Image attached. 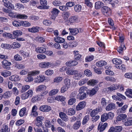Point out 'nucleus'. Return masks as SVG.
I'll list each match as a JSON object with an SVG mask.
<instances>
[{"label":"nucleus","mask_w":132,"mask_h":132,"mask_svg":"<svg viewBox=\"0 0 132 132\" xmlns=\"http://www.w3.org/2000/svg\"><path fill=\"white\" fill-rule=\"evenodd\" d=\"M33 94V91L32 89H29L28 91L22 94L21 98L22 100H25L29 97H31Z\"/></svg>","instance_id":"obj_1"},{"label":"nucleus","mask_w":132,"mask_h":132,"mask_svg":"<svg viewBox=\"0 0 132 132\" xmlns=\"http://www.w3.org/2000/svg\"><path fill=\"white\" fill-rule=\"evenodd\" d=\"M113 63L115 64V67L118 69H122L121 64L122 61L121 60L117 58H114L112 60Z\"/></svg>","instance_id":"obj_2"},{"label":"nucleus","mask_w":132,"mask_h":132,"mask_svg":"<svg viewBox=\"0 0 132 132\" xmlns=\"http://www.w3.org/2000/svg\"><path fill=\"white\" fill-rule=\"evenodd\" d=\"M10 1V0H3L4 5L5 6L10 9H14V5L11 3Z\"/></svg>","instance_id":"obj_3"},{"label":"nucleus","mask_w":132,"mask_h":132,"mask_svg":"<svg viewBox=\"0 0 132 132\" xmlns=\"http://www.w3.org/2000/svg\"><path fill=\"white\" fill-rule=\"evenodd\" d=\"M59 12V11L58 9L55 8L53 9L52 10L51 12L52 14L50 17L51 19L54 20Z\"/></svg>","instance_id":"obj_4"},{"label":"nucleus","mask_w":132,"mask_h":132,"mask_svg":"<svg viewBox=\"0 0 132 132\" xmlns=\"http://www.w3.org/2000/svg\"><path fill=\"white\" fill-rule=\"evenodd\" d=\"M107 125L108 124L106 123L103 124L102 122H100L98 127V130L100 132H102L105 129Z\"/></svg>","instance_id":"obj_5"},{"label":"nucleus","mask_w":132,"mask_h":132,"mask_svg":"<svg viewBox=\"0 0 132 132\" xmlns=\"http://www.w3.org/2000/svg\"><path fill=\"white\" fill-rule=\"evenodd\" d=\"M51 109V107L48 105H44L41 106L39 108L40 111L44 112H48Z\"/></svg>","instance_id":"obj_6"},{"label":"nucleus","mask_w":132,"mask_h":132,"mask_svg":"<svg viewBox=\"0 0 132 132\" xmlns=\"http://www.w3.org/2000/svg\"><path fill=\"white\" fill-rule=\"evenodd\" d=\"M86 105V103L85 101H82L80 102L76 106V109L79 111L83 109Z\"/></svg>","instance_id":"obj_7"},{"label":"nucleus","mask_w":132,"mask_h":132,"mask_svg":"<svg viewBox=\"0 0 132 132\" xmlns=\"http://www.w3.org/2000/svg\"><path fill=\"white\" fill-rule=\"evenodd\" d=\"M116 107V104L113 103H111L108 104L105 109L107 111H110L114 109Z\"/></svg>","instance_id":"obj_8"},{"label":"nucleus","mask_w":132,"mask_h":132,"mask_svg":"<svg viewBox=\"0 0 132 132\" xmlns=\"http://www.w3.org/2000/svg\"><path fill=\"white\" fill-rule=\"evenodd\" d=\"M45 77L44 75H42L39 77L37 76L35 78V82L36 83H40L43 82L45 80Z\"/></svg>","instance_id":"obj_9"},{"label":"nucleus","mask_w":132,"mask_h":132,"mask_svg":"<svg viewBox=\"0 0 132 132\" xmlns=\"http://www.w3.org/2000/svg\"><path fill=\"white\" fill-rule=\"evenodd\" d=\"M51 63L49 62H42L39 64V66L41 68H45L50 67L51 65Z\"/></svg>","instance_id":"obj_10"},{"label":"nucleus","mask_w":132,"mask_h":132,"mask_svg":"<svg viewBox=\"0 0 132 132\" xmlns=\"http://www.w3.org/2000/svg\"><path fill=\"white\" fill-rule=\"evenodd\" d=\"M102 12L104 15H108V13L110 12V8L106 6H104L102 9Z\"/></svg>","instance_id":"obj_11"},{"label":"nucleus","mask_w":132,"mask_h":132,"mask_svg":"<svg viewBox=\"0 0 132 132\" xmlns=\"http://www.w3.org/2000/svg\"><path fill=\"white\" fill-rule=\"evenodd\" d=\"M128 106L127 105H124L121 108L118 109L117 111V112L118 114L120 113H124L126 112V110L128 108Z\"/></svg>","instance_id":"obj_12"},{"label":"nucleus","mask_w":132,"mask_h":132,"mask_svg":"<svg viewBox=\"0 0 132 132\" xmlns=\"http://www.w3.org/2000/svg\"><path fill=\"white\" fill-rule=\"evenodd\" d=\"M77 61L75 60H71L68 61L66 63V65L68 66H74L78 64Z\"/></svg>","instance_id":"obj_13"},{"label":"nucleus","mask_w":132,"mask_h":132,"mask_svg":"<svg viewBox=\"0 0 132 132\" xmlns=\"http://www.w3.org/2000/svg\"><path fill=\"white\" fill-rule=\"evenodd\" d=\"M59 116L60 118L64 121H67L68 120V117L66 114L63 112H60L59 113Z\"/></svg>","instance_id":"obj_14"},{"label":"nucleus","mask_w":132,"mask_h":132,"mask_svg":"<svg viewBox=\"0 0 132 132\" xmlns=\"http://www.w3.org/2000/svg\"><path fill=\"white\" fill-rule=\"evenodd\" d=\"M39 28L38 27H33L31 28L28 29V31L31 32L35 33L39 31Z\"/></svg>","instance_id":"obj_15"},{"label":"nucleus","mask_w":132,"mask_h":132,"mask_svg":"<svg viewBox=\"0 0 132 132\" xmlns=\"http://www.w3.org/2000/svg\"><path fill=\"white\" fill-rule=\"evenodd\" d=\"M2 64L4 65V68H6V69H8L9 68L8 67H7V66H10L11 64V62H8L5 60H3L2 62Z\"/></svg>","instance_id":"obj_16"},{"label":"nucleus","mask_w":132,"mask_h":132,"mask_svg":"<svg viewBox=\"0 0 132 132\" xmlns=\"http://www.w3.org/2000/svg\"><path fill=\"white\" fill-rule=\"evenodd\" d=\"M120 87L119 85H112L109 87L107 88V89L111 91H113L117 89H118Z\"/></svg>","instance_id":"obj_17"},{"label":"nucleus","mask_w":132,"mask_h":132,"mask_svg":"<svg viewBox=\"0 0 132 132\" xmlns=\"http://www.w3.org/2000/svg\"><path fill=\"white\" fill-rule=\"evenodd\" d=\"M126 49V47L123 43H120V46L118 48L117 51L120 54H121L122 52Z\"/></svg>","instance_id":"obj_18"},{"label":"nucleus","mask_w":132,"mask_h":132,"mask_svg":"<svg viewBox=\"0 0 132 132\" xmlns=\"http://www.w3.org/2000/svg\"><path fill=\"white\" fill-rule=\"evenodd\" d=\"M98 87H97L96 88V89H95V88H93L91 90L88 91L87 92V94L90 96H92L94 95L98 91Z\"/></svg>","instance_id":"obj_19"},{"label":"nucleus","mask_w":132,"mask_h":132,"mask_svg":"<svg viewBox=\"0 0 132 132\" xmlns=\"http://www.w3.org/2000/svg\"><path fill=\"white\" fill-rule=\"evenodd\" d=\"M20 79V77L16 75H13L9 77L10 80L13 81H18Z\"/></svg>","instance_id":"obj_20"},{"label":"nucleus","mask_w":132,"mask_h":132,"mask_svg":"<svg viewBox=\"0 0 132 132\" xmlns=\"http://www.w3.org/2000/svg\"><path fill=\"white\" fill-rule=\"evenodd\" d=\"M46 88V87L44 85H40L38 86L36 89V92H41L44 90H45Z\"/></svg>","instance_id":"obj_21"},{"label":"nucleus","mask_w":132,"mask_h":132,"mask_svg":"<svg viewBox=\"0 0 132 132\" xmlns=\"http://www.w3.org/2000/svg\"><path fill=\"white\" fill-rule=\"evenodd\" d=\"M46 50L44 47H38L36 48L35 51L37 53H43L45 52Z\"/></svg>","instance_id":"obj_22"},{"label":"nucleus","mask_w":132,"mask_h":132,"mask_svg":"<svg viewBox=\"0 0 132 132\" xmlns=\"http://www.w3.org/2000/svg\"><path fill=\"white\" fill-rule=\"evenodd\" d=\"M70 33L72 35H75L77 34L79 32L78 29L77 28L69 29Z\"/></svg>","instance_id":"obj_23"},{"label":"nucleus","mask_w":132,"mask_h":132,"mask_svg":"<svg viewBox=\"0 0 132 132\" xmlns=\"http://www.w3.org/2000/svg\"><path fill=\"white\" fill-rule=\"evenodd\" d=\"M81 122L80 121H77L74 123L73 128L75 130H77L80 127L81 125Z\"/></svg>","instance_id":"obj_24"},{"label":"nucleus","mask_w":132,"mask_h":132,"mask_svg":"<svg viewBox=\"0 0 132 132\" xmlns=\"http://www.w3.org/2000/svg\"><path fill=\"white\" fill-rule=\"evenodd\" d=\"M109 119L108 114L105 113L102 114L101 116V119L102 121L104 122L106 121Z\"/></svg>","instance_id":"obj_25"},{"label":"nucleus","mask_w":132,"mask_h":132,"mask_svg":"<svg viewBox=\"0 0 132 132\" xmlns=\"http://www.w3.org/2000/svg\"><path fill=\"white\" fill-rule=\"evenodd\" d=\"M54 41L58 43H63L64 42L65 40L64 38L60 37H56L54 38Z\"/></svg>","instance_id":"obj_26"},{"label":"nucleus","mask_w":132,"mask_h":132,"mask_svg":"<svg viewBox=\"0 0 132 132\" xmlns=\"http://www.w3.org/2000/svg\"><path fill=\"white\" fill-rule=\"evenodd\" d=\"M78 72V71L75 70L69 69L66 71V73L69 75H75Z\"/></svg>","instance_id":"obj_27"},{"label":"nucleus","mask_w":132,"mask_h":132,"mask_svg":"<svg viewBox=\"0 0 132 132\" xmlns=\"http://www.w3.org/2000/svg\"><path fill=\"white\" fill-rule=\"evenodd\" d=\"M1 75L5 77H7L11 75V72L10 71L4 70L1 72Z\"/></svg>","instance_id":"obj_28"},{"label":"nucleus","mask_w":132,"mask_h":132,"mask_svg":"<svg viewBox=\"0 0 132 132\" xmlns=\"http://www.w3.org/2000/svg\"><path fill=\"white\" fill-rule=\"evenodd\" d=\"M107 62L103 60H101L97 62L96 65L98 67H101L103 65H105L107 64Z\"/></svg>","instance_id":"obj_29"},{"label":"nucleus","mask_w":132,"mask_h":132,"mask_svg":"<svg viewBox=\"0 0 132 132\" xmlns=\"http://www.w3.org/2000/svg\"><path fill=\"white\" fill-rule=\"evenodd\" d=\"M28 16L25 14H18L16 16L17 18L21 19H27Z\"/></svg>","instance_id":"obj_30"},{"label":"nucleus","mask_w":132,"mask_h":132,"mask_svg":"<svg viewBox=\"0 0 132 132\" xmlns=\"http://www.w3.org/2000/svg\"><path fill=\"white\" fill-rule=\"evenodd\" d=\"M31 26V24L28 21H20V26H23L27 27H29Z\"/></svg>","instance_id":"obj_31"},{"label":"nucleus","mask_w":132,"mask_h":132,"mask_svg":"<svg viewBox=\"0 0 132 132\" xmlns=\"http://www.w3.org/2000/svg\"><path fill=\"white\" fill-rule=\"evenodd\" d=\"M103 5V3L100 1H97L95 4V7L96 9H100Z\"/></svg>","instance_id":"obj_32"},{"label":"nucleus","mask_w":132,"mask_h":132,"mask_svg":"<svg viewBox=\"0 0 132 132\" xmlns=\"http://www.w3.org/2000/svg\"><path fill=\"white\" fill-rule=\"evenodd\" d=\"M19 114L21 117L26 115V108L25 107L22 108L20 111Z\"/></svg>","instance_id":"obj_33"},{"label":"nucleus","mask_w":132,"mask_h":132,"mask_svg":"<svg viewBox=\"0 0 132 132\" xmlns=\"http://www.w3.org/2000/svg\"><path fill=\"white\" fill-rule=\"evenodd\" d=\"M98 82L97 81L94 79H90L88 82L87 84L92 86H93L96 84Z\"/></svg>","instance_id":"obj_34"},{"label":"nucleus","mask_w":132,"mask_h":132,"mask_svg":"<svg viewBox=\"0 0 132 132\" xmlns=\"http://www.w3.org/2000/svg\"><path fill=\"white\" fill-rule=\"evenodd\" d=\"M21 46L20 44L17 42H14L13 43L11 46V47L13 49H16L20 47Z\"/></svg>","instance_id":"obj_35"},{"label":"nucleus","mask_w":132,"mask_h":132,"mask_svg":"<svg viewBox=\"0 0 132 132\" xmlns=\"http://www.w3.org/2000/svg\"><path fill=\"white\" fill-rule=\"evenodd\" d=\"M35 40L39 43H43L45 41V39L43 37L38 36L36 37L35 38Z\"/></svg>","instance_id":"obj_36"},{"label":"nucleus","mask_w":132,"mask_h":132,"mask_svg":"<svg viewBox=\"0 0 132 132\" xmlns=\"http://www.w3.org/2000/svg\"><path fill=\"white\" fill-rule=\"evenodd\" d=\"M30 88V86L29 85H26L22 86L21 90V93H23L26 92L27 90Z\"/></svg>","instance_id":"obj_37"},{"label":"nucleus","mask_w":132,"mask_h":132,"mask_svg":"<svg viewBox=\"0 0 132 132\" xmlns=\"http://www.w3.org/2000/svg\"><path fill=\"white\" fill-rule=\"evenodd\" d=\"M63 78L61 77H57L55 78L53 80V83H57L61 82Z\"/></svg>","instance_id":"obj_38"},{"label":"nucleus","mask_w":132,"mask_h":132,"mask_svg":"<svg viewBox=\"0 0 132 132\" xmlns=\"http://www.w3.org/2000/svg\"><path fill=\"white\" fill-rule=\"evenodd\" d=\"M77 16H71L70 18L69 21L73 23L77 21Z\"/></svg>","instance_id":"obj_39"},{"label":"nucleus","mask_w":132,"mask_h":132,"mask_svg":"<svg viewBox=\"0 0 132 132\" xmlns=\"http://www.w3.org/2000/svg\"><path fill=\"white\" fill-rule=\"evenodd\" d=\"M70 14L68 12H64L62 13L63 18L64 20H67L69 17Z\"/></svg>","instance_id":"obj_40"},{"label":"nucleus","mask_w":132,"mask_h":132,"mask_svg":"<svg viewBox=\"0 0 132 132\" xmlns=\"http://www.w3.org/2000/svg\"><path fill=\"white\" fill-rule=\"evenodd\" d=\"M19 53L24 57H29V53L26 52L23 50L20 51H19Z\"/></svg>","instance_id":"obj_41"},{"label":"nucleus","mask_w":132,"mask_h":132,"mask_svg":"<svg viewBox=\"0 0 132 132\" xmlns=\"http://www.w3.org/2000/svg\"><path fill=\"white\" fill-rule=\"evenodd\" d=\"M3 36L4 37H8L9 38H11L12 39H13L15 38H14L12 37V34L10 33H5L3 34Z\"/></svg>","instance_id":"obj_42"},{"label":"nucleus","mask_w":132,"mask_h":132,"mask_svg":"<svg viewBox=\"0 0 132 132\" xmlns=\"http://www.w3.org/2000/svg\"><path fill=\"white\" fill-rule=\"evenodd\" d=\"M13 35L16 36L21 35L22 34V32L20 30H15L13 32Z\"/></svg>","instance_id":"obj_43"},{"label":"nucleus","mask_w":132,"mask_h":132,"mask_svg":"<svg viewBox=\"0 0 132 132\" xmlns=\"http://www.w3.org/2000/svg\"><path fill=\"white\" fill-rule=\"evenodd\" d=\"M87 88L85 86H82L80 87L79 90V94H82L84 93H85L86 92Z\"/></svg>","instance_id":"obj_44"},{"label":"nucleus","mask_w":132,"mask_h":132,"mask_svg":"<svg viewBox=\"0 0 132 132\" xmlns=\"http://www.w3.org/2000/svg\"><path fill=\"white\" fill-rule=\"evenodd\" d=\"M89 119V116L88 115H87L84 117L82 122V124L83 125L85 124L88 121Z\"/></svg>","instance_id":"obj_45"},{"label":"nucleus","mask_w":132,"mask_h":132,"mask_svg":"<svg viewBox=\"0 0 132 132\" xmlns=\"http://www.w3.org/2000/svg\"><path fill=\"white\" fill-rule=\"evenodd\" d=\"M59 92L57 89H54L51 90L49 93V94L50 96H52L56 94Z\"/></svg>","instance_id":"obj_46"},{"label":"nucleus","mask_w":132,"mask_h":132,"mask_svg":"<svg viewBox=\"0 0 132 132\" xmlns=\"http://www.w3.org/2000/svg\"><path fill=\"white\" fill-rule=\"evenodd\" d=\"M55 100L58 101H64L65 99V97L62 96H57L55 97Z\"/></svg>","instance_id":"obj_47"},{"label":"nucleus","mask_w":132,"mask_h":132,"mask_svg":"<svg viewBox=\"0 0 132 132\" xmlns=\"http://www.w3.org/2000/svg\"><path fill=\"white\" fill-rule=\"evenodd\" d=\"M75 113V110L72 108H70L68 109L67 113L68 114L70 115H74Z\"/></svg>","instance_id":"obj_48"},{"label":"nucleus","mask_w":132,"mask_h":132,"mask_svg":"<svg viewBox=\"0 0 132 132\" xmlns=\"http://www.w3.org/2000/svg\"><path fill=\"white\" fill-rule=\"evenodd\" d=\"M108 21L109 24L111 25V27H110V28L112 29V30H115V28L113 26L114 23L113 20L109 18Z\"/></svg>","instance_id":"obj_49"},{"label":"nucleus","mask_w":132,"mask_h":132,"mask_svg":"<svg viewBox=\"0 0 132 132\" xmlns=\"http://www.w3.org/2000/svg\"><path fill=\"white\" fill-rule=\"evenodd\" d=\"M120 117H121L122 121L124 122V123L126 122H127V120H128V119L126 118L127 117V116L125 114H121L120 115Z\"/></svg>","instance_id":"obj_50"},{"label":"nucleus","mask_w":132,"mask_h":132,"mask_svg":"<svg viewBox=\"0 0 132 132\" xmlns=\"http://www.w3.org/2000/svg\"><path fill=\"white\" fill-rule=\"evenodd\" d=\"M74 9L75 12H79L81 10V6L79 5H76L74 7Z\"/></svg>","instance_id":"obj_51"},{"label":"nucleus","mask_w":132,"mask_h":132,"mask_svg":"<svg viewBox=\"0 0 132 132\" xmlns=\"http://www.w3.org/2000/svg\"><path fill=\"white\" fill-rule=\"evenodd\" d=\"M3 10L4 12L9 13V14L10 16H12L14 14L13 13V12H12L11 10L9 9H3Z\"/></svg>","instance_id":"obj_52"},{"label":"nucleus","mask_w":132,"mask_h":132,"mask_svg":"<svg viewBox=\"0 0 132 132\" xmlns=\"http://www.w3.org/2000/svg\"><path fill=\"white\" fill-rule=\"evenodd\" d=\"M14 67L16 68L20 69H24L25 67L24 65H23V64H15Z\"/></svg>","instance_id":"obj_53"},{"label":"nucleus","mask_w":132,"mask_h":132,"mask_svg":"<svg viewBox=\"0 0 132 132\" xmlns=\"http://www.w3.org/2000/svg\"><path fill=\"white\" fill-rule=\"evenodd\" d=\"M76 101V99L75 98H72L70 99L68 101V103L69 105H72Z\"/></svg>","instance_id":"obj_54"},{"label":"nucleus","mask_w":132,"mask_h":132,"mask_svg":"<svg viewBox=\"0 0 132 132\" xmlns=\"http://www.w3.org/2000/svg\"><path fill=\"white\" fill-rule=\"evenodd\" d=\"M40 71H35L32 72H30L28 74V75L35 76L39 74Z\"/></svg>","instance_id":"obj_55"},{"label":"nucleus","mask_w":132,"mask_h":132,"mask_svg":"<svg viewBox=\"0 0 132 132\" xmlns=\"http://www.w3.org/2000/svg\"><path fill=\"white\" fill-rule=\"evenodd\" d=\"M40 71H35L32 72H30L28 74V75L35 76L39 74Z\"/></svg>","instance_id":"obj_56"},{"label":"nucleus","mask_w":132,"mask_h":132,"mask_svg":"<svg viewBox=\"0 0 132 132\" xmlns=\"http://www.w3.org/2000/svg\"><path fill=\"white\" fill-rule=\"evenodd\" d=\"M64 83L65 86H66L68 87H70V80L68 78H66L64 80Z\"/></svg>","instance_id":"obj_57"},{"label":"nucleus","mask_w":132,"mask_h":132,"mask_svg":"<svg viewBox=\"0 0 132 132\" xmlns=\"http://www.w3.org/2000/svg\"><path fill=\"white\" fill-rule=\"evenodd\" d=\"M132 91V89H126V91L125 93L127 96L129 97Z\"/></svg>","instance_id":"obj_58"},{"label":"nucleus","mask_w":132,"mask_h":132,"mask_svg":"<svg viewBox=\"0 0 132 132\" xmlns=\"http://www.w3.org/2000/svg\"><path fill=\"white\" fill-rule=\"evenodd\" d=\"M57 122L61 126L65 127L66 126L65 123L60 119H58L57 120Z\"/></svg>","instance_id":"obj_59"},{"label":"nucleus","mask_w":132,"mask_h":132,"mask_svg":"<svg viewBox=\"0 0 132 132\" xmlns=\"http://www.w3.org/2000/svg\"><path fill=\"white\" fill-rule=\"evenodd\" d=\"M14 59L16 61H21L22 60V58L18 54L15 55L14 56Z\"/></svg>","instance_id":"obj_60"},{"label":"nucleus","mask_w":132,"mask_h":132,"mask_svg":"<svg viewBox=\"0 0 132 132\" xmlns=\"http://www.w3.org/2000/svg\"><path fill=\"white\" fill-rule=\"evenodd\" d=\"M11 95V92L7 91L3 95V97L5 98H7L10 97Z\"/></svg>","instance_id":"obj_61"},{"label":"nucleus","mask_w":132,"mask_h":132,"mask_svg":"<svg viewBox=\"0 0 132 132\" xmlns=\"http://www.w3.org/2000/svg\"><path fill=\"white\" fill-rule=\"evenodd\" d=\"M87 79H83L80 80L79 82V84L80 86H82L87 82Z\"/></svg>","instance_id":"obj_62"},{"label":"nucleus","mask_w":132,"mask_h":132,"mask_svg":"<svg viewBox=\"0 0 132 132\" xmlns=\"http://www.w3.org/2000/svg\"><path fill=\"white\" fill-rule=\"evenodd\" d=\"M54 73L53 71L51 70L48 69L45 72L46 75L47 76H51Z\"/></svg>","instance_id":"obj_63"},{"label":"nucleus","mask_w":132,"mask_h":132,"mask_svg":"<svg viewBox=\"0 0 132 132\" xmlns=\"http://www.w3.org/2000/svg\"><path fill=\"white\" fill-rule=\"evenodd\" d=\"M115 132H119L122 129V127L121 126H117L114 127Z\"/></svg>","instance_id":"obj_64"}]
</instances>
